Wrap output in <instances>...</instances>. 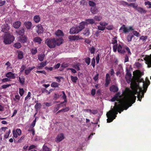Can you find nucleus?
Segmentation results:
<instances>
[{"instance_id": "obj_1", "label": "nucleus", "mask_w": 151, "mask_h": 151, "mask_svg": "<svg viewBox=\"0 0 151 151\" xmlns=\"http://www.w3.org/2000/svg\"><path fill=\"white\" fill-rule=\"evenodd\" d=\"M122 97L120 92H118L111 99V101H118V104L115 103L112 110L109 111L107 113L106 115L108 118L107 119V122H112L116 118L118 112L121 113L124 109L127 110L129 107L131 106L132 104L135 102L136 99V96L132 94L126 95L123 99Z\"/></svg>"}, {"instance_id": "obj_2", "label": "nucleus", "mask_w": 151, "mask_h": 151, "mask_svg": "<svg viewBox=\"0 0 151 151\" xmlns=\"http://www.w3.org/2000/svg\"><path fill=\"white\" fill-rule=\"evenodd\" d=\"M132 74L130 73L129 71H127L125 78L127 83H130L132 91H130L127 95L128 96L130 94H132L134 96H135V94H137L138 100L141 101L142 98L144 96V93L142 92V88H140L138 85L139 80L138 78L132 79Z\"/></svg>"}, {"instance_id": "obj_3", "label": "nucleus", "mask_w": 151, "mask_h": 151, "mask_svg": "<svg viewBox=\"0 0 151 151\" xmlns=\"http://www.w3.org/2000/svg\"><path fill=\"white\" fill-rule=\"evenodd\" d=\"M63 42V39L62 38L58 39H47L45 41V43L50 48L55 47L56 45L59 46Z\"/></svg>"}, {"instance_id": "obj_4", "label": "nucleus", "mask_w": 151, "mask_h": 151, "mask_svg": "<svg viewBox=\"0 0 151 151\" xmlns=\"http://www.w3.org/2000/svg\"><path fill=\"white\" fill-rule=\"evenodd\" d=\"M84 29V27L80 23L78 26L73 27L70 29V33L71 34H77Z\"/></svg>"}, {"instance_id": "obj_5", "label": "nucleus", "mask_w": 151, "mask_h": 151, "mask_svg": "<svg viewBox=\"0 0 151 151\" xmlns=\"http://www.w3.org/2000/svg\"><path fill=\"white\" fill-rule=\"evenodd\" d=\"M14 40V37L12 35L9 34H7L4 38V42L6 44H11Z\"/></svg>"}, {"instance_id": "obj_6", "label": "nucleus", "mask_w": 151, "mask_h": 151, "mask_svg": "<svg viewBox=\"0 0 151 151\" xmlns=\"http://www.w3.org/2000/svg\"><path fill=\"white\" fill-rule=\"evenodd\" d=\"M122 44H118L115 45H113V50L114 52H118L121 54H124L125 52L124 49L123 48Z\"/></svg>"}, {"instance_id": "obj_7", "label": "nucleus", "mask_w": 151, "mask_h": 151, "mask_svg": "<svg viewBox=\"0 0 151 151\" xmlns=\"http://www.w3.org/2000/svg\"><path fill=\"white\" fill-rule=\"evenodd\" d=\"M95 22L94 20L93 19H88L86 20L85 21H83L81 22V24L84 27V28L85 26L89 24H92Z\"/></svg>"}, {"instance_id": "obj_8", "label": "nucleus", "mask_w": 151, "mask_h": 151, "mask_svg": "<svg viewBox=\"0 0 151 151\" xmlns=\"http://www.w3.org/2000/svg\"><path fill=\"white\" fill-rule=\"evenodd\" d=\"M116 74L117 76H119V77H122V76H123L124 75V73L122 67L120 65H119L118 66Z\"/></svg>"}, {"instance_id": "obj_9", "label": "nucleus", "mask_w": 151, "mask_h": 151, "mask_svg": "<svg viewBox=\"0 0 151 151\" xmlns=\"http://www.w3.org/2000/svg\"><path fill=\"white\" fill-rule=\"evenodd\" d=\"M10 27L8 24H5L2 26L1 27V31L2 32L6 33L10 29Z\"/></svg>"}, {"instance_id": "obj_10", "label": "nucleus", "mask_w": 151, "mask_h": 151, "mask_svg": "<svg viewBox=\"0 0 151 151\" xmlns=\"http://www.w3.org/2000/svg\"><path fill=\"white\" fill-rule=\"evenodd\" d=\"M69 38L71 40H82L83 38L79 35H70L69 36Z\"/></svg>"}, {"instance_id": "obj_11", "label": "nucleus", "mask_w": 151, "mask_h": 151, "mask_svg": "<svg viewBox=\"0 0 151 151\" xmlns=\"http://www.w3.org/2000/svg\"><path fill=\"white\" fill-rule=\"evenodd\" d=\"M111 81L110 77L109 74L107 73L106 75V78L105 79V87H107L109 84L110 83V81Z\"/></svg>"}, {"instance_id": "obj_12", "label": "nucleus", "mask_w": 151, "mask_h": 151, "mask_svg": "<svg viewBox=\"0 0 151 151\" xmlns=\"http://www.w3.org/2000/svg\"><path fill=\"white\" fill-rule=\"evenodd\" d=\"M17 53L18 54L17 58L18 59L21 60L24 58V52L20 50H17Z\"/></svg>"}, {"instance_id": "obj_13", "label": "nucleus", "mask_w": 151, "mask_h": 151, "mask_svg": "<svg viewBox=\"0 0 151 151\" xmlns=\"http://www.w3.org/2000/svg\"><path fill=\"white\" fill-rule=\"evenodd\" d=\"M64 138L63 134L61 133L58 135L56 138V141L58 142H60L63 140Z\"/></svg>"}, {"instance_id": "obj_14", "label": "nucleus", "mask_w": 151, "mask_h": 151, "mask_svg": "<svg viewBox=\"0 0 151 151\" xmlns=\"http://www.w3.org/2000/svg\"><path fill=\"white\" fill-rule=\"evenodd\" d=\"M35 68V66L29 67L25 70V73L26 75H28L30 73L31 71Z\"/></svg>"}, {"instance_id": "obj_15", "label": "nucleus", "mask_w": 151, "mask_h": 151, "mask_svg": "<svg viewBox=\"0 0 151 151\" xmlns=\"http://www.w3.org/2000/svg\"><path fill=\"white\" fill-rule=\"evenodd\" d=\"M15 73H12L11 72H9L6 74V76L8 78L14 79L15 78Z\"/></svg>"}, {"instance_id": "obj_16", "label": "nucleus", "mask_w": 151, "mask_h": 151, "mask_svg": "<svg viewBox=\"0 0 151 151\" xmlns=\"http://www.w3.org/2000/svg\"><path fill=\"white\" fill-rule=\"evenodd\" d=\"M110 90L111 92H115L118 91V88L117 86L113 85L110 87Z\"/></svg>"}, {"instance_id": "obj_17", "label": "nucleus", "mask_w": 151, "mask_h": 151, "mask_svg": "<svg viewBox=\"0 0 151 151\" xmlns=\"http://www.w3.org/2000/svg\"><path fill=\"white\" fill-rule=\"evenodd\" d=\"M136 10L141 14H145L147 12V11L142 8L139 6L137 8Z\"/></svg>"}, {"instance_id": "obj_18", "label": "nucleus", "mask_w": 151, "mask_h": 151, "mask_svg": "<svg viewBox=\"0 0 151 151\" xmlns=\"http://www.w3.org/2000/svg\"><path fill=\"white\" fill-rule=\"evenodd\" d=\"M24 28L20 29L16 31V32L17 34L21 36L23 35L24 34Z\"/></svg>"}, {"instance_id": "obj_19", "label": "nucleus", "mask_w": 151, "mask_h": 151, "mask_svg": "<svg viewBox=\"0 0 151 151\" xmlns=\"http://www.w3.org/2000/svg\"><path fill=\"white\" fill-rule=\"evenodd\" d=\"M37 32L38 34L41 33L43 32V28L41 25H37Z\"/></svg>"}, {"instance_id": "obj_20", "label": "nucleus", "mask_w": 151, "mask_h": 151, "mask_svg": "<svg viewBox=\"0 0 151 151\" xmlns=\"http://www.w3.org/2000/svg\"><path fill=\"white\" fill-rule=\"evenodd\" d=\"M47 64V61H45L44 62H42L40 63L39 65V66L37 67V69H41V68L44 67Z\"/></svg>"}, {"instance_id": "obj_21", "label": "nucleus", "mask_w": 151, "mask_h": 151, "mask_svg": "<svg viewBox=\"0 0 151 151\" xmlns=\"http://www.w3.org/2000/svg\"><path fill=\"white\" fill-rule=\"evenodd\" d=\"M21 25V23L20 22L17 21L13 24V26L14 28L17 29L19 28L20 27Z\"/></svg>"}, {"instance_id": "obj_22", "label": "nucleus", "mask_w": 151, "mask_h": 151, "mask_svg": "<svg viewBox=\"0 0 151 151\" xmlns=\"http://www.w3.org/2000/svg\"><path fill=\"white\" fill-rule=\"evenodd\" d=\"M24 24L27 29H29L31 28L32 27V23L31 22H26L24 23Z\"/></svg>"}, {"instance_id": "obj_23", "label": "nucleus", "mask_w": 151, "mask_h": 151, "mask_svg": "<svg viewBox=\"0 0 151 151\" xmlns=\"http://www.w3.org/2000/svg\"><path fill=\"white\" fill-rule=\"evenodd\" d=\"M33 41L35 42H37L38 44H40L41 43L42 40L40 37H36L34 38Z\"/></svg>"}, {"instance_id": "obj_24", "label": "nucleus", "mask_w": 151, "mask_h": 151, "mask_svg": "<svg viewBox=\"0 0 151 151\" xmlns=\"http://www.w3.org/2000/svg\"><path fill=\"white\" fill-rule=\"evenodd\" d=\"M98 9L96 7H92L91 8V11L93 14H96L98 12Z\"/></svg>"}, {"instance_id": "obj_25", "label": "nucleus", "mask_w": 151, "mask_h": 151, "mask_svg": "<svg viewBox=\"0 0 151 151\" xmlns=\"http://www.w3.org/2000/svg\"><path fill=\"white\" fill-rule=\"evenodd\" d=\"M55 35L58 36H63L64 35L63 32L60 30H58L57 31L55 32Z\"/></svg>"}, {"instance_id": "obj_26", "label": "nucleus", "mask_w": 151, "mask_h": 151, "mask_svg": "<svg viewBox=\"0 0 151 151\" xmlns=\"http://www.w3.org/2000/svg\"><path fill=\"white\" fill-rule=\"evenodd\" d=\"M18 81L21 85H23L25 82V78L23 76L21 77H19Z\"/></svg>"}, {"instance_id": "obj_27", "label": "nucleus", "mask_w": 151, "mask_h": 151, "mask_svg": "<svg viewBox=\"0 0 151 151\" xmlns=\"http://www.w3.org/2000/svg\"><path fill=\"white\" fill-rule=\"evenodd\" d=\"M33 20L36 23H38L40 20V17L39 15H36L34 17Z\"/></svg>"}, {"instance_id": "obj_28", "label": "nucleus", "mask_w": 151, "mask_h": 151, "mask_svg": "<svg viewBox=\"0 0 151 151\" xmlns=\"http://www.w3.org/2000/svg\"><path fill=\"white\" fill-rule=\"evenodd\" d=\"M117 37H115L112 38L111 43L113 44V45H115L117 44Z\"/></svg>"}, {"instance_id": "obj_29", "label": "nucleus", "mask_w": 151, "mask_h": 151, "mask_svg": "<svg viewBox=\"0 0 151 151\" xmlns=\"http://www.w3.org/2000/svg\"><path fill=\"white\" fill-rule=\"evenodd\" d=\"M71 80L74 83H76L78 80V78L77 76H70Z\"/></svg>"}, {"instance_id": "obj_30", "label": "nucleus", "mask_w": 151, "mask_h": 151, "mask_svg": "<svg viewBox=\"0 0 151 151\" xmlns=\"http://www.w3.org/2000/svg\"><path fill=\"white\" fill-rule=\"evenodd\" d=\"M42 106V104L40 103H37L35 106V108L36 110H37L40 109Z\"/></svg>"}, {"instance_id": "obj_31", "label": "nucleus", "mask_w": 151, "mask_h": 151, "mask_svg": "<svg viewBox=\"0 0 151 151\" xmlns=\"http://www.w3.org/2000/svg\"><path fill=\"white\" fill-rule=\"evenodd\" d=\"M30 52L32 55H35L37 52V51L36 48H34L30 50Z\"/></svg>"}, {"instance_id": "obj_32", "label": "nucleus", "mask_w": 151, "mask_h": 151, "mask_svg": "<svg viewBox=\"0 0 151 151\" xmlns=\"http://www.w3.org/2000/svg\"><path fill=\"white\" fill-rule=\"evenodd\" d=\"M45 57V55L44 54H40L38 56V59L40 61H42L43 60Z\"/></svg>"}, {"instance_id": "obj_33", "label": "nucleus", "mask_w": 151, "mask_h": 151, "mask_svg": "<svg viewBox=\"0 0 151 151\" xmlns=\"http://www.w3.org/2000/svg\"><path fill=\"white\" fill-rule=\"evenodd\" d=\"M27 37L25 36L22 37L20 40V41L23 43H25L27 42Z\"/></svg>"}, {"instance_id": "obj_34", "label": "nucleus", "mask_w": 151, "mask_h": 151, "mask_svg": "<svg viewBox=\"0 0 151 151\" xmlns=\"http://www.w3.org/2000/svg\"><path fill=\"white\" fill-rule=\"evenodd\" d=\"M90 34L89 30L88 29H86L83 32V34L86 36H88Z\"/></svg>"}, {"instance_id": "obj_35", "label": "nucleus", "mask_w": 151, "mask_h": 151, "mask_svg": "<svg viewBox=\"0 0 151 151\" xmlns=\"http://www.w3.org/2000/svg\"><path fill=\"white\" fill-rule=\"evenodd\" d=\"M14 46L17 49H19L21 47L22 45L20 43L17 42L15 43L14 45Z\"/></svg>"}, {"instance_id": "obj_36", "label": "nucleus", "mask_w": 151, "mask_h": 151, "mask_svg": "<svg viewBox=\"0 0 151 151\" xmlns=\"http://www.w3.org/2000/svg\"><path fill=\"white\" fill-rule=\"evenodd\" d=\"M42 149L43 151H50V148L45 145H43Z\"/></svg>"}, {"instance_id": "obj_37", "label": "nucleus", "mask_w": 151, "mask_h": 151, "mask_svg": "<svg viewBox=\"0 0 151 151\" xmlns=\"http://www.w3.org/2000/svg\"><path fill=\"white\" fill-rule=\"evenodd\" d=\"M42 92V93H46V94H49L50 92L45 88H42L41 89Z\"/></svg>"}, {"instance_id": "obj_38", "label": "nucleus", "mask_w": 151, "mask_h": 151, "mask_svg": "<svg viewBox=\"0 0 151 151\" xmlns=\"http://www.w3.org/2000/svg\"><path fill=\"white\" fill-rule=\"evenodd\" d=\"M94 20H96V21H100L101 19H102V17L100 16H94Z\"/></svg>"}, {"instance_id": "obj_39", "label": "nucleus", "mask_w": 151, "mask_h": 151, "mask_svg": "<svg viewBox=\"0 0 151 151\" xmlns=\"http://www.w3.org/2000/svg\"><path fill=\"white\" fill-rule=\"evenodd\" d=\"M80 66V63H78L76 65H75L73 67L77 70L78 71L79 70H80V68L79 66Z\"/></svg>"}, {"instance_id": "obj_40", "label": "nucleus", "mask_w": 151, "mask_h": 151, "mask_svg": "<svg viewBox=\"0 0 151 151\" xmlns=\"http://www.w3.org/2000/svg\"><path fill=\"white\" fill-rule=\"evenodd\" d=\"M123 29V32L126 33L127 32H129V29H127V27H122L120 29V30Z\"/></svg>"}, {"instance_id": "obj_41", "label": "nucleus", "mask_w": 151, "mask_h": 151, "mask_svg": "<svg viewBox=\"0 0 151 151\" xmlns=\"http://www.w3.org/2000/svg\"><path fill=\"white\" fill-rule=\"evenodd\" d=\"M59 84L55 82H53L51 84V86L52 87H57L59 86Z\"/></svg>"}, {"instance_id": "obj_42", "label": "nucleus", "mask_w": 151, "mask_h": 151, "mask_svg": "<svg viewBox=\"0 0 151 151\" xmlns=\"http://www.w3.org/2000/svg\"><path fill=\"white\" fill-rule=\"evenodd\" d=\"M85 61L88 65L90 63V58L89 57H87L85 59Z\"/></svg>"}, {"instance_id": "obj_43", "label": "nucleus", "mask_w": 151, "mask_h": 151, "mask_svg": "<svg viewBox=\"0 0 151 151\" xmlns=\"http://www.w3.org/2000/svg\"><path fill=\"white\" fill-rule=\"evenodd\" d=\"M95 48L93 47H92L89 48V50L91 54H94L95 52Z\"/></svg>"}, {"instance_id": "obj_44", "label": "nucleus", "mask_w": 151, "mask_h": 151, "mask_svg": "<svg viewBox=\"0 0 151 151\" xmlns=\"http://www.w3.org/2000/svg\"><path fill=\"white\" fill-rule=\"evenodd\" d=\"M62 93L63 95L62 96V97L64 99V102H67V100L66 99V96L65 93V92L64 91H62Z\"/></svg>"}, {"instance_id": "obj_45", "label": "nucleus", "mask_w": 151, "mask_h": 151, "mask_svg": "<svg viewBox=\"0 0 151 151\" xmlns=\"http://www.w3.org/2000/svg\"><path fill=\"white\" fill-rule=\"evenodd\" d=\"M142 85L143 88L144 89V90L146 91L147 90V88L148 86V85H147V83H145L144 81L142 82Z\"/></svg>"}, {"instance_id": "obj_46", "label": "nucleus", "mask_w": 151, "mask_h": 151, "mask_svg": "<svg viewBox=\"0 0 151 151\" xmlns=\"http://www.w3.org/2000/svg\"><path fill=\"white\" fill-rule=\"evenodd\" d=\"M147 38V36H142L140 37V40H142L143 42H144L146 41Z\"/></svg>"}, {"instance_id": "obj_47", "label": "nucleus", "mask_w": 151, "mask_h": 151, "mask_svg": "<svg viewBox=\"0 0 151 151\" xmlns=\"http://www.w3.org/2000/svg\"><path fill=\"white\" fill-rule=\"evenodd\" d=\"M88 4L89 5L92 7L95 6L96 5V4L94 2L91 1H89Z\"/></svg>"}, {"instance_id": "obj_48", "label": "nucleus", "mask_w": 151, "mask_h": 151, "mask_svg": "<svg viewBox=\"0 0 151 151\" xmlns=\"http://www.w3.org/2000/svg\"><path fill=\"white\" fill-rule=\"evenodd\" d=\"M11 130L9 129V130L8 132H6L5 133V134L4 136V137L6 139L9 136V135L10 133H11Z\"/></svg>"}, {"instance_id": "obj_49", "label": "nucleus", "mask_w": 151, "mask_h": 151, "mask_svg": "<svg viewBox=\"0 0 151 151\" xmlns=\"http://www.w3.org/2000/svg\"><path fill=\"white\" fill-rule=\"evenodd\" d=\"M17 135L20 136L22 133L21 130L20 129H17L15 131Z\"/></svg>"}, {"instance_id": "obj_50", "label": "nucleus", "mask_w": 151, "mask_h": 151, "mask_svg": "<svg viewBox=\"0 0 151 151\" xmlns=\"http://www.w3.org/2000/svg\"><path fill=\"white\" fill-rule=\"evenodd\" d=\"M36 122V119H35L34 120L32 123L31 124L30 126V128H33V127H34L35 125Z\"/></svg>"}, {"instance_id": "obj_51", "label": "nucleus", "mask_w": 151, "mask_h": 151, "mask_svg": "<svg viewBox=\"0 0 151 151\" xmlns=\"http://www.w3.org/2000/svg\"><path fill=\"white\" fill-rule=\"evenodd\" d=\"M70 110V108L68 107H66L65 108L61 109L62 112H65L68 111Z\"/></svg>"}, {"instance_id": "obj_52", "label": "nucleus", "mask_w": 151, "mask_h": 151, "mask_svg": "<svg viewBox=\"0 0 151 151\" xmlns=\"http://www.w3.org/2000/svg\"><path fill=\"white\" fill-rule=\"evenodd\" d=\"M24 92V91L23 88H19V93L21 96H22Z\"/></svg>"}, {"instance_id": "obj_53", "label": "nucleus", "mask_w": 151, "mask_h": 151, "mask_svg": "<svg viewBox=\"0 0 151 151\" xmlns=\"http://www.w3.org/2000/svg\"><path fill=\"white\" fill-rule=\"evenodd\" d=\"M145 5H148L149 6L148 7V8H151V2L149 1H147L145 2Z\"/></svg>"}, {"instance_id": "obj_54", "label": "nucleus", "mask_w": 151, "mask_h": 151, "mask_svg": "<svg viewBox=\"0 0 151 151\" xmlns=\"http://www.w3.org/2000/svg\"><path fill=\"white\" fill-rule=\"evenodd\" d=\"M99 76V74L97 73L96 74V75H95L93 77V79L95 81H96L98 79Z\"/></svg>"}, {"instance_id": "obj_55", "label": "nucleus", "mask_w": 151, "mask_h": 151, "mask_svg": "<svg viewBox=\"0 0 151 151\" xmlns=\"http://www.w3.org/2000/svg\"><path fill=\"white\" fill-rule=\"evenodd\" d=\"M134 35L137 37H139L140 36L139 33L136 31H134L133 32Z\"/></svg>"}, {"instance_id": "obj_56", "label": "nucleus", "mask_w": 151, "mask_h": 151, "mask_svg": "<svg viewBox=\"0 0 151 151\" xmlns=\"http://www.w3.org/2000/svg\"><path fill=\"white\" fill-rule=\"evenodd\" d=\"M80 3L81 5H82V6L86 5V4L85 0H82L80 2Z\"/></svg>"}, {"instance_id": "obj_57", "label": "nucleus", "mask_w": 151, "mask_h": 151, "mask_svg": "<svg viewBox=\"0 0 151 151\" xmlns=\"http://www.w3.org/2000/svg\"><path fill=\"white\" fill-rule=\"evenodd\" d=\"M26 68V66L24 65H22L20 69V73H22L25 70V69Z\"/></svg>"}, {"instance_id": "obj_58", "label": "nucleus", "mask_w": 151, "mask_h": 151, "mask_svg": "<svg viewBox=\"0 0 151 151\" xmlns=\"http://www.w3.org/2000/svg\"><path fill=\"white\" fill-rule=\"evenodd\" d=\"M95 59L94 58H93L92 59V61H91V64L92 65V66L93 68H94L95 67Z\"/></svg>"}, {"instance_id": "obj_59", "label": "nucleus", "mask_w": 151, "mask_h": 151, "mask_svg": "<svg viewBox=\"0 0 151 151\" xmlns=\"http://www.w3.org/2000/svg\"><path fill=\"white\" fill-rule=\"evenodd\" d=\"M29 132H32L33 135L35 134V131L33 128H30L28 130Z\"/></svg>"}, {"instance_id": "obj_60", "label": "nucleus", "mask_w": 151, "mask_h": 151, "mask_svg": "<svg viewBox=\"0 0 151 151\" xmlns=\"http://www.w3.org/2000/svg\"><path fill=\"white\" fill-rule=\"evenodd\" d=\"M100 25L104 27L107 25L108 23L105 22H100Z\"/></svg>"}, {"instance_id": "obj_61", "label": "nucleus", "mask_w": 151, "mask_h": 151, "mask_svg": "<svg viewBox=\"0 0 151 151\" xmlns=\"http://www.w3.org/2000/svg\"><path fill=\"white\" fill-rule=\"evenodd\" d=\"M96 90L95 89H92L91 90V95L93 96L95 95L96 93Z\"/></svg>"}, {"instance_id": "obj_62", "label": "nucleus", "mask_w": 151, "mask_h": 151, "mask_svg": "<svg viewBox=\"0 0 151 151\" xmlns=\"http://www.w3.org/2000/svg\"><path fill=\"white\" fill-rule=\"evenodd\" d=\"M97 113V111L96 110H91L90 111V114H96Z\"/></svg>"}, {"instance_id": "obj_63", "label": "nucleus", "mask_w": 151, "mask_h": 151, "mask_svg": "<svg viewBox=\"0 0 151 151\" xmlns=\"http://www.w3.org/2000/svg\"><path fill=\"white\" fill-rule=\"evenodd\" d=\"M62 96V94H59L58 93H55L54 97L56 99L59 98L60 96Z\"/></svg>"}, {"instance_id": "obj_64", "label": "nucleus", "mask_w": 151, "mask_h": 151, "mask_svg": "<svg viewBox=\"0 0 151 151\" xmlns=\"http://www.w3.org/2000/svg\"><path fill=\"white\" fill-rule=\"evenodd\" d=\"M30 96L31 93L30 92H29L28 93L27 96L25 97V100H26L28 99H30Z\"/></svg>"}]
</instances>
